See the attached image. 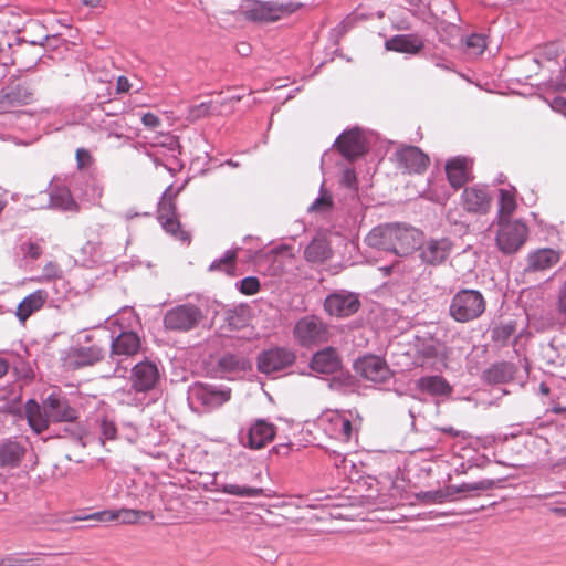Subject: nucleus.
<instances>
[{"mask_svg": "<svg viewBox=\"0 0 566 566\" xmlns=\"http://www.w3.org/2000/svg\"><path fill=\"white\" fill-rule=\"evenodd\" d=\"M422 233L413 227L387 223L374 228L366 237V243L384 251L405 256L419 244Z\"/></svg>", "mask_w": 566, "mask_h": 566, "instance_id": "1", "label": "nucleus"}, {"mask_svg": "<svg viewBox=\"0 0 566 566\" xmlns=\"http://www.w3.org/2000/svg\"><path fill=\"white\" fill-rule=\"evenodd\" d=\"M486 308V301L476 290H461L451 300L450 316L459 322L467 323L479 318Z\"/></svg>", "mask_w": 566, "mask_h": 566, "instance_id": "2", "label": "nucleus"}, {"mask_svg": "<svg viewBox=\"0 0 566 566\" xmlns=\"http://www.w3.org/2000/svg\"><path fill=\"white\" fill-rule=\"evenodd\" d=\"M202 319V311L197 305L181 304L168 310L163 323L167 331L186 333L196 328Z\"/></svg>", "mask_w": 566, "mask_h": 566, "instance_id": "3", "label": "nucleus"}, {"mask_svg": "<svg viewBox=\"0 0 566 566\" xmlns=\"http://www.w3.org/2000/svg\"><path fill=\"white\" fill-rule=\"evenodd\" d=\"M528 229L520 220H499L496 243L506 254L516 252L527 240Z\"/></svg>", "mask_w": 566, "mask_h": 566, "instance_id": "4", "label": "nucleus"}, {"mask_svg": "<svg viewBox=\"0 0 566 566\" xmlns=\"http://www.w3.org/2000/svg\"><path fill=\"white\" fill-rule=\"evenodd\" d=\"M353 368L367 381L386 384L394 377V371L385 358L377 355H365L355 360Z\"/></svg>", "mask_w": 566, "mask_h": 566, "instance_id": "5", "label": "nucleus"}, {"mask_svg": "<svg viewBox=\"0 0 566 566\" xmlns=\"http://www.w3.org/2000/svg\"><path fill=\"white\" fill-rule=\"evenodd\" d=\"M322 421L327 422L325 430L329 432L331 437L348 442L352 438L358 434L363 423V418L356 412L355 418L350 419L346 415L332 411L323 416Z\"/></svg>", "mask_w": 566, "mask_h": 566, "instance_id": "6", "label": "nucleus"}, {"mask_svg": "<svg viewBox=\"0 0 566 566\" xmlns=\"http://www.w3.org/2000/svg\"><path fill=\"white\" fill-rule=\"evenodd\" d=\"M294 337L302 346H312L328 340L327 326L316 316L301 318L294 327Z\"/></svg>", "mask_w": 566, "mask_h": 566, "instance_id": "7", "label": "nucleus"}, {"mask_svg": "<svg viewBox=\"0 0 566 566\" xmlns=\"http://www.w3.org/2000/svg\"><path fill=\"white\" fill-rule=\"evenodd\" d=\"M302 4L295 2L266 1L256 2L245 14L255 22H274L285 14L295 12Z\"/></svg>", "mask_w": 566, "mask_h": 566, "instance_id": "8", "label": "nucleus"}, {"mask_svg": "<svg viewBox=\"0 0 566 566\" xmlns=\"http://www.w3.org/2000/svg\"><path fill=\"white\" fill-rule=\"evenodd\" d=\"M148 518L153 521L155 515L151 511H142L134 509H119V510H105L95 512L84 517L74 516L71 518L72 522L94 520L98 522H114L118 521L122 524L133 525L139 523L142 518Z\"/></svg>", "mask_w": 566, "mask_h": 566, "instance_id": "9", "label": "nucleus"}, {"mask_svg": "<svg viewBox=\"0 0 566 566\" xmlns=\"http://www.w3.org/2000/svg\"><path fill=\"white\" fill-rule=\"evenodd\" d=\"M452 249L453 243L449 238H431L419 247V258L427 265L438 266L449 259Z\"/></svg>", "mask_w": 566, "mask_h": 566, "instance_id": "10", "label": "nucleus"}, {"mask_svg": "<svg viewBox=\"0 0 566 566\" xmlns=\"http://www.w3.org/2000/svg\"><path fill=\"white\" fill-rule=\"evenodd\" d=\"M105 355V350L99 344L90 346L72 347L64 359L65 365L72 369H78L99 363Z\"/></svg>", "mask_w": 566, "mask_h": 566, "instance_id": "11", "label": "nucleus"}, {"mask_svg": "<svg viewBox=\"0 0 566 566\" xmlns=\"http://www.w3.org/2000/svg\"><path fill=\"white\" fill-rule=\"evenodd\" d=\"M275 434L276 429L274 424L259 419L249 427L247 434L241 437L240 442L244 448L260 450L272 442Z\"/></svg>", "mask_w": 566, "mask_h": 566, "instance_id": "12", "label": "nucleus"}, {"mask_svg": "<svg viewBox=\"0 0 566 566\" xmlns=\"http://www.w3.org/2000/svg\"><path fill=\"white\" fill-rule=\"evenodd\" d=\"M130 386L136 392H147L159 381V370L155 363L144 360L136 364L130 373Z\"/></svg>", "mask_w": 566, "mask_h": 566, "instance_id": "13", "label": "nucleus"}, {"mask_svg": "<svg viewBox=\"0 0 566 566\" xmlns=\"http://www.w3.org/2000/svg\"><path fill=\"white\" fill-rule=\"evenodd\" d=\"M395 157L398 166L408 174H422L430 164L429 156L416 146L400 147Z\"/></svg>", "mask_w": 566, "mask_h": 566, "instance_id": "14", "label": "nucleus"}, {"mask_svg": "<svg viewBox=\"0 0 566 566\" xmlns=\"http://www.w3.org/2000/svg\"><path fill=\"white\" fill-rule=\"evenodd\" d=\"M190 391L192 398L208 409L218 408L231 398L230 389L202 382H196Z\"/></svg>", "mask_w": 566, "mask_h": 566, "instance_id": "15", "label": "nucleus"}, {"mask_svg": "<svg viewBox=\"0 0 566 566\" xmlns=\"http://www.w3.org/2000/svg\"><path fill=\"white\" fill-rule=\"evenodd\" d=\"M295 354L286 348H272L262 353L258 358V367L261 373L272 374L292 366Z\"/></svg>", "mask_w": 566, "mask_h": 566, "instance_id": "16", "label": "nucleus"}, {"mask_svg": "<svg viewBox=\"0 0 566 566\" xmlns=\"http://www.w3.org/2000/svg\"><path fill=\"white\" fill-rule=\"evenodd\" d=\"M360 306L358 297L353 293L337 292L328 295L324 307L329 315L346 317L355 314Z\"/></svg>", "mask_w": 566, "mask_h": 566, "instance_id": "17", "label": "nucleus"}, {"mask_svg": "<svg viewBox=\"0 0 566 566\" xmlns=\"http://www.w3.org/2000/svg\"><path fill=\"white\" fill-rule=\"evenodd\" d=\"M43 408L53 422H73L78 415L65 397L52 394L43 400Z\"/></svg>", "mask_w": 566, "mask_h": 566, "instance_id": "18", "label": "nucleus"}, {"mask_svg": "<svg viewBox=\"0 0 566 566\" xmlns=\"http://www.w3.org/2000/svg\"><path fill=\"white\" fill-rule=\"evenodd\" d=\"M334 146L348 160L361 156L366 150L363 134L358 128L345 130L336 139Z\"/></svg>", "mask_w": 566, "mask_h": 566, "instance_id": "19", "label": "nucleus"}, {"mask_svg": "<svg viewBox=\"0 0 566 566\" xmlns=\"http://www.w3.org/2000/svg\"><path fill=\"white\" fill-rule=\"evenodd\" d=\"M464 210L470 213L484 214L491 207V197L484 188L479 186L467 187L461 196Z\"/></svg>", "mask_w": 566, "mask_h": 566, "instance_id": "20", "label": "nucleus"}, {"mask_svg": "<svg viewBox=\"0 0 566 566\" xmlns=\"http://www.w3.org/2000/svg\"><path fill=\"white\" fill-rule=\"evenodd\" d=\"M34 101V93L21 85L8 86L0 92V112L28 105Z\"/></svg>", "mask_w": 566, "mask_h": 566, "instance_id": "21", "label": "nucleus"}, {"mask_svg": "<svg viewBox=\"0 0 566 566\" xmlns=\"http://www.w3.org/2000/svg\"><path fill=\"white\" fill-rule=\"evenodd\" d=\"M49 208L66 212H78L80 206L74 200L70 189L63 184H51L49 188Z\"/></svg>", "mask_w": 566, "mask_h": 566, "instance_id": "22", "label": "nucleus"}, {"mask_svg": "<svg viewBox=\"0 0 566 566\" xmlns=\"http://www.w3.org/2000/svg\"><path fill=\"white\" fill-rule=\"evenodd\" d=\"M304 259L313 264H321L333 256L331 242L325 234H317L305 247Z\"/></svg>", "mask_w": 566, "mask_h": 566, "instance_id": "23", "label": "nucleus"}, {"mask_svg": "<svg viewBox=\"0 0 566 566\" xmlns=\"http://www.w3.org/2000/svg\"><path fill=\"white\" fill-rule=\"evenodd\" d=\"M310 366L316 373L333 374L340 369L342 359L335 348L326 347L313 355Z\"/></svg>", "mask_w": 566, "mask_h": 566, "instance_id": "24", "label": "nucleus"}, {"mask_svg": "<svg viewBox=\"0 0 566 566\" xmlns=\"http://www.w3.org/2000/svg\"><path fill=\"white\" fill-rule=\"evenodd\" d=\"M446 174L451 187L458 190L471 179L470 161L464 157L450 159L446 164Z\"/></svg>", "mask_w": 566, "mask_h": 566, "instance_id": "25", "label": "nucleus"}, {"mask_svg": "<svg viewBox=\"0 0 566 566\" xmlns=\"http://www.w3.org/2000/svg\"><path fill=\"white\" fill-rule=\"evenodd\" d=\"M416 388L424 394L448 398L451 396L452 386L442 376H424L416 381Z\"/></svg>", "mask_w": 566, "mask_h": 566, "instance_id": "26", "label": "nucleus"}, {"mask_svg": "<svg viewBox=\"0 0 566 566\" xmlns=\"http://www.w3.org/2000/svg\"><path fill=\"white\" fill-rule=\"evenodd\" d=\"M140 349V338L135 332H123L112 342V355L135 356Z\"/></svg>", "mask_w": 566, "mask_h": 566, "instance_id": "27", "label": "nucleus"}, {"mask_svg": "<svg viewBox=\"0 0 566 566\" xmlns=\"http://www.w3.org/2000/svg\"><path fill=\"white\" fill-rule=\"evenodd\" d=\"M560 260V253L553 249H539L528 254L527 269L531 271H545L553 268Z\"/></svg>", "mask_w": 566, "mask_h": 566, "instance_id": "28", "label": "nucleus"}, {"mask_svg": "<svg viewBox=\"0 0 566 566\" xmlns=\"http://www.w3.org/2000/svg\"><path fill=\"white\" fill-rule=\"evenodd\" d=\"M48 300V292L44 290H36L25 296L17 307V317L20 322L24 323L34 312L43 307Z\"/></svg>", "mask_w": 566, "mask_h": 566, "instance_id": "29", "label": "nucleus"}, {"mask_svg": "<svg viewBox=\"0 0 566 566\" xmlns=\"http://www.w3.org/2000/svg\"><path fill=\"white\" fill-rule=\"evenodd\" d=\"M25 416L29 426L34 432L41 433L49 428L51 420L48 412H45V408H43V403L40 405L33 399L28 400L25 403Z\"/></svg>", "mask_w": 566, "mask_h": 566, "instance_id": "30", "label": "nucleus"}, {"mask_svg": "<svg viewBox=\"0 0 566 566\" xmlns=\"http://www.w3.org/2000/svg\"><path fill=\"white\" fill-rule=\"evenodd\" d=\"M24 448L14 441L0 444V468H15L24 457Z\"/></svg>", "mask_w": 566, "mask_h": 566, "instance_id": "31", "label": "nucleus"}, {"mask_svg": "<svg viewBox=\"0 0 566 566\" xmlns=\"http://www.w3.org/2000/svg\"><path fill=\"white\" fill-rule=\"evenodd\" d=\"M385 46L390 51L416 53L422 48V42L415 35L399 34L388 39Z\"/></svg>", "mask_w": 566, "mask_h": 566, "instance_id": "32", "label": "nucleus"}, {"mask_svg": "<svg viewBox=\"0 0 566 566\" xmlns=\"http://www.w3.org/2000/svg\"><path fill=\"white\" fill-rule=\"evenodd\" d=\"M517 191L514 187L499 190V220H509L517 208Z\"/></svg>", "mask_w": 566, "mask_h": 566, "instance_id": "33", "label": "nucleus"}, {"mask_svg": "<svg viewBox=\"0 0 566 566\" xmlns=\"http://www.w3.org/2000/svg\"><path fill=\"white\" fill-rule=\"evenodd\" d=\"M513 376L514 367L509 363L495 364L484 373V379L489 384L507 382Z\"/></svg>", "mask_w": 566, "mask_h": 566, "instance_id": "34", "label": "nucleus"}, {"mask_svg": "<svg viewBox=\"0 0 566 566\" xmlns=\"http://www.w3.org/2000/svg\"><path fill=\"white\" fill-rule=\"evenodd\" d=\"M220 492L229 495L240 496V497H256L263 495L264 491L262 488H252L245 485H239L234 483H224L221 484L218 489Z\"/></svg>", "mask_w": 566, "mask_h": 566, "instance_id": "35", "label": "nucleus"}, {"mask_svg": "<svg viewBox=\"0 0 566 566\" xmlns=\"http://www.w3.org/2000/svg\"><path fill=\"white\" fill-rule=\"evenodd\" d=\"M238 253L235 250H229L226 252V254L219 259L212 262L209 266L210 271H223L228 275L233 276L235 271V260H237Z\"/></svg>", "mask_w": 566, "mask_h": 566, "instance_id": "36", "label": "nucleus"}, {"mask_svg": "<svg viewBox=\"0 0 566 566\" xmlns=\"http://www.w3.org/2000/svg\"><path fill=\"white\" fill-rule=\"evenodd\" d=\"M161 227L168 234L174 237L176 240L186 244L190 243L191 237L185 229H182L181 223L177 217L174 219H169L167 223H161Z\"/></svg>", "mask_w": 566, "mask_h": 566, "instance_id": "37", "label": "nucleus"}, {"mask_svg": "<svg viewBox=\"0 0 566 566\" xmlns=\"http://www.w3.org/2000/svg\"><path fill=\"white\" fill-rule=\"evenodd\" d=\"M465 53L472 57L482 54L486 48L485 38L481 34H471L464 41Z\"/></svg>", "mask_w": 566, "mask_h": 566, "instance_id": "38", "label": "nucleus"}, {"mask_svg": "<svg viewBox=\"0 0 566 566\" xmlns=\"http://www.w3.org/2000/svg\"><path fill=\"white\" fill-rule=\"evenodd\" d=\"M226 322L231 331H239L248 325V317L243 310H230L226 314Z\"/></svg>", "mask_w": 566, "mask_h": 566, "instance_id": "39", "label": "nucleus"}, {"mask_svg": "<svg viewBox=\"0 0 566 566\" xmlns=\"http://www.w3.org/2000/svg\"><path fill=\"white\" fill-rule=\"evenodd\" d=\"M177 217L176 205L172 199L164 198L158 206L157 219L159 223H164Z\"/></svg>", "mask_w": 566, "mask_h": 566, "instance_id": "40", "label": "nucleus"}, {"mask_svg": "<svg viewBox=\"0 0 566 566\" xmlns=\"http://www.w3.org/2000/svg\"><path fill=\"white\" fill-rule=\"evenodd\" d=\"M333 208V197L325 190H321L319 197L310 206L308 211L316 213H324Z\"/></svg>", "mask_w": 566, "mask_h": 566, "instance_id": "41", "label": "nucleus"}, {"mask_svg": "<svg viewBox=\"0 0 566 566\" xmlns=\"http://www.w3.org/2000/svg\"><path fill=\"white\" fill-rule=\"evenodd\" d=\"M57 517L55 514H51V513H41V514H35L31 517V521H30V525L33 527V528H38V530H41V528H49V527H52L54 526L56 523H57Z\"/></svg>", "mask_w": 566, "mask_h": 566, "instance_id": "42", "label": "nucleus"}, {"mask_svg": "<svg viewBox=\"0 0 566 566\" xmlns=\"http://www.w3.org/2000/svg\"><path fill=\"white\" fill-rule=\"evenodd\" d=\"M239 291L248 296L255 295L260 291V281L255 276H247L238 283Z\"/></svg>", "mask_w": 566, "mask_h": 566, "instance_id": "43", "label": "nucleus"}, {"mask_svg": "<svg viewBox=\"0 0 566 566\" xmlns=\"http://www.w3.org/2000/svg\"><path fill=\"white\" fill-rule=\"evenodd\" d=\"M101 434L103 440H115L117 436V427L115 422L106 417L102 418L101 423Z\"/></svg>", "mask_w": 566, "mask_h": 566, "instance_id": "44", "label": "nucleus"}, {"mask_svg": "<svg viewBox=\"0 0 566 566\" xmlns=\"http://www.w3.org/2000/svg\"><path fill=\"white\" fill-rule=\"evenodd\" d=\"M61 269L56 262H48L43 268L42 279H38V282H50L61 277Z\"/></svg>", "mask_w": 566, "mask_h": 566, "instance_id": "45", "label": "nucleus"}, {"mask_svg": "<svg viewBox=\"0 0 566 566\" xmlns=\"http://www.w3.org/2000/svg\"><path fill=\"white\" fill-rule=\"evenodd\" d=\"M211 103H200L189 108V118L191 120H198L208 116L211 112Z\"/></svg>", "mask_w": 566, "mask_h": 566, "instance_id": "46", "label": "nucleus"}, {"mask_svg": "<svg viewBox=\"0 0 566 566\" xmlns=\"http://www.w3.org/2000/svg\"><path fill=\"white\" fill-rule=\"evenodd\" d=\"M419 356L430 359L436 358L440 354V346L436 342L423 343L418 349Z\"/></svg>", "mask_w": 566, "mask_h": 566, "instance_id": "47", "label": "nucleus"}, {"mask_svg": "<svg viewBox=\"0 0 566 566\" xmlns=\"http://www.w3.org/2000/svg\"><path fill=\"white\" fill-rule=\"evenodd\" d=\"M492 488V482L484 480L475 483H463L458 488V492H467V491H486Z\"/></svg>", "mask_w": 566, "mask_h": 566, "instance_id": "48", "label": "nucleus"}, {"mask_svg": "<svg viewBox=\"0 0 566 566\" xmlns=\"http://www.w3.org/2000/svg\"><path fill=\"white\" fill-rule=\"evenodd\" d=\"M142 122L143 124L150 128V129H156L160 126V118L154 114V113H146L143 115L142 117Z\"/></svg>", "mask_w": 566, "mask_h": 566, "instance_id": "49", "label": "nucleus"}, {"mask_svg": "<svg viewBox=\"0 0 566 566\" xmlns=\"http://www.w3.org/2000/svg\"><path fill=\"white\" fill-rule=\"evenodd\" d=\"M556 305L558 312L566 315V281L559 287Z\"/></svg>", "mask_w": 566, "mask_h": 566, "instance_id": "50", "label": "nucleus"}, {"mask_svg": "<svg viewBox=\"0 0 566 566\" xmlns=\"http://www.w3.org/2000/svg\"><path fill=\"white\" fill-rule=\"evenodd\" d=\"M447 496L448 494L442 491L427 492L423 494V499H426L427 503H443Z\"/></svg>", "mask_w": 566, "mask_h": 566, "instance_id": "51", "label": "nucleus"}, {"mask_svg": "<svg viewBox=\"0 0 566 566\" xmlns=\"http://www.w3.org/2000/svg\"><path fill=\"white\" fill-rule=\"evenodd\" d=\"M342 184L345 185L348 188H352V187L355 186V184H356V175H355L354 170L346 169V170L343 171Z\"/></svg>", "mask_w": 566, "mask_h": 566, "instance_id": "52", "label": "nucleus"}, {"mask_svg": "<svg viewBox=\"0 0 566 566\" xmlns=\"http://www.w3.org/2000/svg\"><path fill=\"white\" fill-rule=\"evenodd\" d=\"M76 159H77L78 166L83 167L84 165L90 163L91 155H90L88 150H86L84 148H78L76 150Z\"/></svg>", "mask_w": 566, "mask_h": 566, "instance_id": "53", "label": "nucleus"}, {"mask_svg": "<svg viewBox=\"0 0 566 566\" xmlns=\"http://www.w3.org/2000/svg\"><path fill=\"white\" fill-rule=\"evenodd\" d=\"M130 83L128 81V78L126 76H119L117 78V84H116V92L117 93H127L129 90H130Z\"/></svg>", "mask_w": 566, "mask_h": 566, "instance_id": "54", "label": "nucleus"}, {"mask_svg": "<svg viewBox=\"0 0 566 566\" xmlns=\"http://www.w3.org/2000/svg\"><path fill=\"white\" fill-rule=\"evenodd\" d=\"M27 253L32 259H38L42 254V249L39 244L34 242H29L27 244Z\"/></svg>", "mask_w": 566, "mask_h": 566, "instance_id": "55", "label": "nucleus"}, {"mask_svg": "<svg viewBox=\"0 0 566 566\" xmlns=\"http://www.w3.org/2000/svg\"><path fill=\"white\" fill-rule=\"evenodd\" d=\"M82 4L88 8H97L102 0H81Z\"/></svg>", "mask_w": 566, "mask_h": 566, "instance_id": "56", "label": "nucleus"}, {"mask_svg": "<svg viewBox=\"0 0 566 566\" xmlns=\"http://www.w3.org/2000/svg\"><path fill=\"white\" fill-rule=\"evenodd\" d=\"M9 369V364L6 359L0 358V378L3 377Z\"/></svg>", "mask_w": 566, "mask_h": 566, "instance_id": "57", "label": "nucleus"}, {"mask_svg": "<svg viewBox=\"0 0 566 566\" xmlns=\"http://www.w3.org/2000/svg\"><path fill=\"white\" fill-rule=\"evenodd\" d=\"M249 51H250V48H249V45H248L247 43H241V44H239V46H238V52H239L240 54H242V55H247Z\"/></svg>", "mask_w": 566, "mask_h": 566, "instance_id": "58", "label": "nucleus"}, {"mask_svg": "<svg viewBox=\"0 0 566 566\" xmlns=\"http://www.w3.org/2000/svg\"><path fill=\"white\" fill-rule=\"evenodd\" d=\"M535 62L538 64L539 67H547V65L539 62V60H535Z\"/></svg>", "mask_w": 566, "mask_h": 566, "instance_id": "59", "label": "nucleus"}, {"mask_svg": "<svg viewBox=\"0 0 566 566\" xmlns=\"http://www.w3.org/2000/svg\"><path fill=\"white\" fill-rule=\"evenodd\" d=\"M85 339H86V342H92L93 337H92L91 335H87V336L85 337Z\"/></svg>", "mask_w": 566, "mask_h": 566, "instance_id": "60", "label": "nucleus"}, {"mask_svg": "<svg viewBox=\"0 0 566 566\" xmlns=\"http://www.w3.org/2000/svg\"><path fill=\"white\" fill-rule=\"evenodd\" d=\"M444 431H446V432H449V433L454 434V433H453V429H452V428H450V429H444Z\"/></svg>", "mask_w": 566, "mask_h": 566, "instance_id": "61", "label": "nucleus"}, {"mask_svg": "<svg viewBox=\"0 0 566 566\" xmlns=\"http://www.w3.org/2000/svg\"><path fill=\"white\" fill-rule=\"evenodd\" d=\"M542 391L547 394L548 392V388L542 386Z\"/></svg>", "mask_w": 566, "mask_h": 566, "instance_id": "62", "label": "nucleus"}]
</instances>
